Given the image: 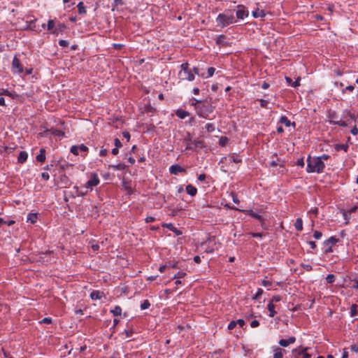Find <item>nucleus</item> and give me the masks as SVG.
<instances>
[{"instance_id":"nucleus-1","label":"nucleus","mask_w":358,"mask_h":358,"mask_svg":"<svg viewBox=\"0 0 358 358\" xmlns=\"http://www.w3.org/2000/svg\"><path fill=\"white\" fill-rule=\"evenodd\" d=\"M217 26L224 28L227 26L236 22V20L231 10H225L216 17Z\"/></svg>"},{"instance_id":"nucleus-2","label":"nucleus","mask_w":358,"mask_h":358,"mask_svg":"<svg viewBox=\"0 0 358 358\" xmlns=\"http://www.w3.org/2000/svg\"><path fill=\"white\" fill-rule=\"evenodd\" d=\"M325 168L324 163L322 161V158L308 157L307 159V169L308 173H322Z\"/></svg>"},{"instance_id":"nucleus-3","label":"nucleus","mask_w":358,"mask_h":358,"mask_svg":"<svg viewBox=\"0 0 358 358\" xmlns=\"http://www.w3.org/2000/svg\"><path fill=\"white\" fill-rule=\"evenodd\" d=\"M194 101H195V102H192L191 104L195 106L198 115L203 118H207L208 115L213 112V106L207 101L203 102L201 100H197L196 99H194Z\"/></svg>"},{"instance_id":"nucleus-4","label":"nucleus","mask_w":358,"mask_h":358,"mask_svg":"<svg viewBox=\"0 0 358 358\" xmlns=\"http://www.w3.org/2000/svg\"><path fill=\"white\" fill-rule=\"evenodd\" d=\"M194 72L200 77L203 78H208L212 77L215 73V69L214 67H209L207 71H204L203 69H200L198 66L193 67Z\"/></svg>"},{"instance_id":"nucleus-5","label":"nucleus","mask_w":358,"mask_h":358,"mask_svg":"<svg viewBox=\"0 0 358 358\" xmlns=\"http://www.w3.org/2000/svg\"><path fill=\"white\" fill-rule=\"evenodd\" d=\"M328 118H329V122L331 124L338 125L343 127H345L348 125V124L345 121L338 120V115L334 110H329L327 115Z\"/></svg>"},{"instance_id":"nucleus-6","label":"nucleus","mask_w":358,"mask_h":358,"mask_svg":"<svg viewBox=\"0 0 358 358\" xmlns=\"http://www.w3.org/2000/svg\"><path fill=\"white\" fill-rule=\"evenodd\" d=\"M11 69L14 73H22L24 72L23 65L21 64V62L17 57V55H15V57H13Z\"/></svg>"},{"instance_id":"nucleus-7","label":"nucleus","mask_w":358,"mask_h":358,"mask_svg":"<svg viewBox=\"0 0 358 358\" xmlns=\"http://www.w3.org/2000/svg\"><path fill=\"white\" fill-rule=\"evenodd\" d=\"M236 11V18L238 20H243L248 17L249 11L247 8L243 5H238Z\"/></svg>"},{"instance_id":"nucleus-8","label":"nucleus","mask_w":358,"mask_h":358,"mask_svg":"<svg viewBox=\"0 0 358 358\" xmlns=\"http://www.w3.org/2000/svg\"><path fill=\"white\" fill-rule=\"evenodd\" d=\"M193 69H190L186 71H180L179 77L182 80H187L188 81H192L194 79V75Z\"/></svg>"},{"instance_id":"nucleus-9","label":"nucleus","mask_w":358,"mask_h":358,"mask_svg":"<svg viewBox=\"0 0 358 358\" xmlns=\"http://www.w3.org/2000/svg\"><path fill=\"white\" fill-rule=\"evenodd\" d=\"M99 183V179L96 173L92 174L91 178L85 184V188L92 189L93 187L96 186Z\"/></svg>"},{"instance_id":"nucleus-10","label":"nucleus","mask_w":358,"mask_h":358,"mask_svg":"<svg viewBox=\"0 0 358 358\" xmlns=\"http://www.w3.org/2000/svg\"><path fill=\"white\" fill-rule=\"evenodd\" d=\"M1 95H5L10 97L13 99H16L20 102L23 101V96L21 95H19L16 93L15 91H3L2 93L0 94Z\"/></svg>"},{"instance_id":"nucleus-11","label":"nucleus","mask_w":358,"mask_h":358,"mask_svg":"<svg viewBox=\"0 0 358 358\" xmlns=\"http://www.w3.org/2000/svg\"><path fill=\"white\" fill-rule=\"evenodd\" d=\"M285 80L288 86L295 88L300 85L301 77H298L294 81L291 78L285 76Z\"/></svg>"},{"instance_id":"nucleus-12","label":"nucleus","mask_w":358,"mask_h":358,"mask_svg":"<svg viewBox=\"0 0 358 358\" xmlns=\"http://www.w3.org/2000/svg\"><path fill=\"white\" fill-rule=\"evenodd\" d=\"M169 171L171 174L177 175L179 173L185 172V169L179 164H173L170 166Z\"/></svg>"},{"instance_id":"nucleus-13","label":"nucleus","mask_w":358,"mask_h":358,"mask_svg":"<svg viewBox=\"0 0 358 358\" xmlns=\"http://www.w3.org/2000/svg\"><path fill=\"white\" fill-rule=\"evenodd\" d=\"M194 146H191L189 144H187L186 146L187 150H195L196 148H203L204 147V142L203 141H196L194 140L192 142Z\"/></svg>"},{"instance_id":"nucleus-14","label":"nucleus","mask_w":358,"mask_h":358,"mask_svg":"<svg viewBox=\"0 0 358 358\" xmlns=\"http://www.w3.org/2000/svg\"><path fill=\"white\" fill-rule=\"evenodd\" d=\"M295 341L296 338L294 336H290L288 339H280L278 343L280 346L285 348L294 343Z\"/></svg>"},{"instance_id":"nucleus-15","label":"nucleus","mask_w":358,"mask_h":358,"mask_svg":"<svg viewBox=\"0 0 358 358\" xmlns=\"http://www.w3.org/2000/svg\"><path fill=\"white\" fill-rule=\"evenodd\" d=\"M162 227H166L167 229H169V230H171V231H173L176 235L177 236H179V235H181L182 233L180 230L178 229L177 228H176L173 224L171 223H164L162 224Z\"/></svg>"},{"instance_id":"nucleus-16","label":"nucleus","mask_w":358,"mask_h":358,"mask_svg":"<svg viewBox=\"0 0 358 358\" xmlns=\"http://www.w3.org/2000/svg\"><path fill=\"white\" fill-rule=\"evenodd\" d=\"M102 297H105V294L103 292L99 290H94L90 294V298L92 300L101 299Z\"/></svg>"},{"instance_id":"nucleus-17","label":"nucleus","mask_w":358,"mask_h":358,"mask_svg":"<svg viewBox=\"0 0 358 358\" xmlns=\"http://www.w3.org/2000/svg\"><path fill=\"white\" fill-rule=\"evenodd\" d=\"M226 36L224 34L219 35L215 41V43L218 45L227 46L228 43L225 41Z\"/></svg>"},{"instance_id":"nucleus-18","label":"nucleus","mask_w":358,"mask_h":358,"mask_svg":"<svg viewBox=\"0 0 358 358\" xmlns=\"http://www.w3.org/2000/svg\"><path fill=\"white\" fill-rule=\"evenodd\" d=\"M67 26L64 23L59 22L55 29L52 31V34L58 35L59 32H63Z\"/></svg>"},{"instance_id":"nucleus-19","label":"nucleus","mask_w":358,"mask_h":358,"mask_svg":"<svg viewBox=\"0 0 358 358\" xmlns=\"http://www.w3.org/2000/svg\"><path fill=\"white\" fill-rule=\"evenodd\" d=\"M27 157H28L27 152L25 151H21L17 157L18 163H20V164L24 163L27 161Z\"/></svg>"},{"instance_id":"nucleus-20","label":"nucleus","mask_w":358,"mask_h":358,"mask_svg":"<svg viewBox=\"0 0 358 358\" xmlns=\"http://www.w3.org/2000/svg\"><path fill=\"white\" fill-rule=\"evenodd\" d=\"M274 355L273 358H283V352H285V350L276 347L273 349Z\"/></svg>"},{"instance_id":"nucleus-21","label":"nucleus","mask_w":358,"mask_h":358,"mask_svg":"<svg viewBox=\"0 0 358 358\" xmlns=\"http://www.w3.org/2000/svg\"><path fill=\"white\" fill-rule=\"evenodd\" d=\"M36 161L39 162H44L45 161V150L44 148L40 149L39 154L36 157Z\"/></svg>"},{"instance_id":"nucleus-22","label":"nucleus","mask_w":358,"mask_h":358,"mask_svg":"<svg viewBox=\"0 0 358 358\" xmlns=\"http://www.w3.org/2000/svg\"><path fill=\"white\" fill-rule=\"evenodd\" d=\"M244 212H245L246 214L250 215L252 217L255 218L260 222L263 221V218H262V215H259L257 213L253 212L252 210H244Z\"/></svg>"},{"instance_id":"nucleus-23","label":"nucleus","mask_w":358,"mask_h":358,"mask_svg":"<svg viewBox=\"0 0 358 358\" xmlns=\"http://www.w3.org/2000/svg\"><path fill=\"white\" fill-rule=\"evenodd\" d=\"M186 191L187 193L192 196H195L197 193V189L192 185H188L186 186Z\"/></svg>"},{"instance_id":"nucleus-24","label":"nucleus","mask_w":358,"mask_h":358,"mask_svg":"<svg viewBox=\"0 0 358 358\" xmlns=\"http://www.w3.org/2000/svg\"><path fill=\"white\" fill-rule=\"evenodd\" d=\"M176 115L180 119H185L187 116H189V113L184 110L178 109L176 111Z\"/></svg>"},{"instance_id":"nucleus-25","label":"nucleus","mask_w":358,"mask_h":358,"mask_svg":"<svg viewBox=\"0 0 358 358\" xmlns=\"http://www.w3.org/2000/svg\"><path fill=\"white\" fill-rule=\"evenodd\" d=\"M252 15L255 18L259 17H265L266 13L264 10H259L257 8V10L252 11Z\"/></svg>"},{"instance_id":"nucleus-26","label":"nucleus","mask_w":358,"mask_h":358,"mask_svg":"<svg viewBox=\"0 0 358 358\" xmlns=\"http://www.w3.org/2000/svg\"><path fill=\"white\" fill-rule=\"evenodd\" d=\"M78 13L79 15H85L87 13L86 8L84 6L83 2L80 1L77 5Z\"/></svg>"},{"instance_id":"nucleus-27","label":"nucleus","mask_w":358,"mask_h":358,"mask_svg":"<svg viewBox=\"0 0 358 358\" xmlns=\"http://www.w3.org/2000/svg\"><path fill=\"white\" fill-rule=\"evenodd\" d=\"M280 122L284 124L286 127H289L291 124L295 127V122L291 123L290 120H289L286 116H282L280 119Z\"/></svg>"},{"instance_id":"nucleus-28","label":"nucleus","mask_w":358,"mask_h":358,"mask_svg":"<svg viewBox=\"0 0 358 358\" xmlns=\"http://www.w3.org/2000/svg\"><path fill=\"white\" fill-rule=\"evenodd\" d=\"M267 308L269 310V317H273L276 314L274 304H273L272 302H269L267 306Z\"/></svg>"},{"instance_id":"nucleus-29","label":"nucleus","mask_w":358,"mask_h":358,"mask_svg":"<svg viewBox=\"0 0 358 358\" xmlns=\"http://www.w3.org/2000/svg\"><path fill=\"white\" fill-rule=\"evenodd\" d=\"M338 242V238H336L334 236H331L324 242V245H333Z\"/></svg>"},{"instance_id":"nucleus-30","label":"nucleus","mask_w":358,"mask_h":358,"mask_svg":"<svg viewBox=\"0 0 358 358\" xmlns=\"http://www.w3.org/2000/svg\"><path fill=\"white\" fill-rule=\"evenodd\" d=\"M294 227H295V229L299 231H301L303 230V221H302L301 218H297L296 220V222L294 223Z\"/></svg>"},{"instance_id":"nucleus-31","label":"nucleus","mask_w":358,"mask_h":358,"mask_svg":"<svg viewBox=\"0 0 358 358\" xmlns=\"http://www.w3.org/2000/svg\"><path fill=\"white\" fill-rule=\"evenodd\" d=\"M37 218L38 217L36 213H29L27 221L31 224H34L36 222Z\"/></svg>"},{"instance_id":"nucleus-32","label":"nucleus","mask_w":358,"mask_h":358,"mask_svg":"<svg viewBox=\"0 0 358 358\" xmlns=\"http://www.w3.org/2000/svg\"><path fill=\"white\" fill-rule=\"evenodd\" d=\"M334 148L336 151L343 150L347 152L348 150V145L347 144H336Z\"/></svg>"},{"instance_id":"nucleus-33","label":"nucleus","mask_w":358,"mask_h":358,"mask_svg":"<svg viewBox=\"0 0 358 358\" xmlns=\"http://www.w3.org/2000/svg\"><path fill=\"white\" fill-rule=\"evenodd\" d=\"M35 22H36V20H31L30 22H27V27L24 28V29L34 31L35 27H36Z\"/></svg>"},{"instance_id":"nucleus-34","label":"nucleus","mask_w":358,"mask_h":358,"mask_svg":"<svg viewBox=\"0 0 358 358\" xmlns=\"http://www.w3.org/2000/svg\"><path fill=\"white\" fill-rule=\"evenodd\" d=\"M47 29L51 32L55 29V22L54 20H49L47 24Z\"/></svg>"},{"instance_id":"nucleus-35","label":"nucleus","mask_w":358,"mask_h":358,"mask_svg":"<svg viewBox=\"0 0 358 358\" xmlns=\"http://www.w3.org/2000/svg\"><path fill=\"white\" fill-rule=\"evenodd\" d=\"M308 350V348H296L295 350H294L292 352L293 353H295L298 355H303V353H305V352H306V350Z\"/></svg>"},{"instance_id":"nucleus-36","label":"nucleus","mask_w":358,"mask_h":358,"mask_svg":"<svg viewBox=\"0 0 358 358\" xmlns=\"http://www.w3.org/2000/svg\"><path fill=\"white\" fill-rule=\"evenodd\" d=\"M114 316H119L122 313V308L119 306H116L114 309L111 310Z\"/></svg>"},{"instance_id":"nucleus-37","label":"nucleus","mask_w":358,"mask_h":358,"mask_svg":"<svg viewBox=\"0 0 358 358\" xmlns=\"http://www.w3.org/2000/svg\"><path fill=\"white\" fill-rule=\"evenodd\" d=\"M124 4L123 0H114L113 3L112 4V11H114L115 8L117 7L119 5L122 6Z\"/></svg>"},{"instance_id":"nucleus-38","label":"nucleus","mask_w":358,"mask_h":358,"mask_svg":"<svg viewBox=\"0 0 358 358\" xmlns=\"http://www.w3.org/2000/svg\"><path fill=\"white\" fill-rule=\"evenodd\" d=\"M150 306V303L148 299H145L141 304V309L145 310L148 309Z\"/></svg>"},{"instance_id":"nucleus-39","label":"nucleus","mask_w":358,"mask_h":358,"mask_svg":"<svg viewBox=\"0 0 358 358\" xmlns=\"http://www.w3.org/2000/svg\"><path fill=\"white\" fill-rule=\"evenodd\" d=\"M336 277L334 274H329L326 277V281L327 283H333L335 281Z\"/></svg>"},{"instance_id":"nucleus-40","label":"nucleus","mask_w":358,"mask_h":358,"mask_svg":"<svg viewBox=\"0 0 358 358\" xmlns=\"http://www.w3.org/2000/svg\"><path fill=\"white\" fill-rule=\"evenodd\" d=\"M205 128L206 129L208 132H213L215 129V125L211 123L206 124Z\"/></svg>"},{"instance_id":"nucleus-41","label":"nucleus","mask_w":358,"mask_h":358,"mask_svg":"<svg viewBox=\"0 0 358 358\" xmlns=\"http://www.w3.org/2000/svg\"><path fill=\"white\" fill-rule=\"evenodd\" d=\"M357 314V306L356 304H353L350 308V315L352 317L355 316Z\"/></svg>"},{"instance_id":"nucleus-42","label":"nucleus","mask_w":358,"mask_h":358,"mask_svg":"<svg viewBox=\"0 0 358 358\" xmlns=\"http://www.w3.org/2000/svg\"><path fill=\"white\" fill-rule=\"evenodd\" d=\"M259 101L262 108H268V101L265 99H257Z\"/></svg>"},{"instance_id":"nucleus-43","label":"nucleus","mask_w":358,"mask_h":358,"mask_svg":"<svg viewBox=\"0 0 358 358\" xmlns=\"http://www.w3.org/2000/svg\"><path fill=\"white\" fill-rule=\"evenodd\" d=\"M180 69H181L180 71H186L190 69L189 63L188 62L182 63L180 65Z\"/></svg>"},{"instance_id":"nucleus-44","label":"nucleus","mask_w":358,"mask_h":358,"mask_svg":"<svg viewBox=\"0 0 358 358\" xmlns=\"http://www.w3.org/2000/svg\"><path fill=\"white\" fill-rule=\"evenodd\" d=\"M185 275H186V273L179 271L174 275L173 278L174 279H180V278H184Z\"/></svg>"},{"instance_id":"nucleus-45","label":"nucleus","mask_w":358,"mask_h":358,"mask_svg":"<svg viewBox=\"0 0 358 358\" xmlns=\"http://www.w3.org/2000/svg\"><path fill=\"white\" fill-rule=\"evenodd\" d=\"M229 160L234 163H240L241 162V159L234 155L229 156Z\"/></svg>"},{"instance_id":"nucleus-46","label":"nucleus","mask_w":358,"mask_h":358,"mask_svg":"<svg viewBox=\"0 0 358 358\" xmlns=\"http://www.w3.org/2000/svg\"><path fill=\"white\" fill-rule=\"evenodd\" d=\"M281 299H282V297L280 295H275L272 297L270 302H272V303L273 304L274 302L277 303V302L281 301Z\"/></svg>"},{"instance_id":"nucleus-47","label":"nucleus","mask_w":358,"mask_h":358,"mask_svg":"<svg viewBox=\"0 0 358 358\" xmlns=\"http://www.w3.org/2000/svg\"><path fill=\"white\" fill-rule=\"evenodd\" d=\"M78 150H79V147L77 146V145H73L71 148V152L73 153L75 155H78Z\"/></svg>"},{"instance_id":"nucleus-48","label":"nucleus","mask_w":358,"mask_h":358,"mask_svg":"<svg viewBox=\"0 0 358 358\" xmlns=\"http://www.w3.org/2000/svg\"><path fill=\"white\" fill-rule=\"evenodd\" d=\"M52 134H54V135H55L57 136H62V137H63L64 136V132L61 131V130L55 129L52 131Z\"/></svg>"},{"instance_id":"nucleus-49","label":"nucleus","mask_w":358,"mask_h":358,"mask_svg":"<svg viewBox=\"0 0 358 358\" xmlns=\"http://www.w3.org/2000/svg\"><path fill=\"white\" fill-rule=\"evenodd\" d=\"M58 43L62 47H68L69 46V41H66V40H59Z\"/></svg>"},{"instance_id":"nucleus-50","label":"nucleus","mask_w":358,"mask_h":358,"mask_svg":"<svg viewBox=\"0 0 358 358\" xmlns=\"http://www.w3.org/2000/svg\"><path fill=\"white\" fill-rule=\"evenodd\" d=\"M322 236V234L321 231H315L313 233V237L315 239H320Z\"/></svg>"},{"instance_id":"nucleus-51","label":"nucleus","mask_w":358,"mask_h":358,"mask_svg":"<svg viewBox=\"0 0 358 358\" xmlns=\"http://www.w3.org/2000/svg\"><path fill=\"white\" fill-rule=\"evenodd\" d=\"M301 266L306 269L307 271H310L313 269V266L310 264H301Z\"/></svg>"},{"instance_id":"nucleus-52","label":"nucleus","mask_w":358,"mask_h":358,"mask_svg":"<svg viewBox=\"0 0 358 358\" xmlns=\"http://www.w3.org/2000/svg\"><path fill=\"white\" fill-rule=\"evenodd\" d=\"M110 166L113 167L115 170H120V169H123L124 168V165L122 164H118L117 165H112Z\"/></svg>"},{"instance_id":"nucleus-53","label":"nucleus","mask_w":358,"mask_h":358,"mask_svg":"<svg viewBox=\"0 0 358 358\" xmlns=\"http://www.w3.org/2000/svg\"><path fill=\"white\" fill-rule=\"evenodd\" d=\"M114 143H115V148H121L122 146V143L120 142V141L117 138H115Z\"/></svg>"},{"instance_id":"nucleus-54","label":"nucleus","mask_w":358,"mask_h":358,"mask_svg":"<svg viewBox=\"0 0 358 358\" xmlns=\"http://www.w3.org/2000/svg\"><path fill=\"white\" fill-rule=\"evenodd\" d=\"M236 325V321H231L228 325V329L229 330L234 329Z\"/></svg>"},{"instance_id":"nucleus-55","label":"nucleus","mask_w":358,"mask_h":358,"mask_svg":"<svg viewBox=\"0 0 358 358\" xmlns=\"http://www.w3.org/2000/svg\"><path fill=\"white\" fill-rule=\"evenodd\" d=\"M41 323H44V324H51L52 323V319L50 317H45L43 318Z\"/></svg>"},{"instance_id":"nucleus-56","label":"nucleus","mask_w":358,"mask_h":358,"mask_svg":"<svg viewBox=\"0 0 358 358\" xmlns=\"http://www.w3.org/2000/svg\"><path fill=\"white\" fill-rule=\"evenodd\" d=\"M250 235L254 238H262L263 236L262 233L252 232Z\"/></svg>"},{"instance_id":"nucleus-57","label":"nucleus","mask_w":358,"mask_h":358,"mask_svg":"<svg viewBox=\"0 0 358 358\" xmlns=\"http://www.w3.org/2000/svg\"><path fill=\"white\" fill-rule=\"evenodd\" d=\"M107 154H108V150L106 148H101V149L100 150V152H99L100 156L103 157V156L107 155Z\"/></svg>"},{"instance_id":"nucleus-58","label":"nucleus","mask_w":358,"mask_h":358,"mask_svg":"<svg viewBox=\"0 0 358 358\" xmlns=\"http://www.w3.org/2000/svg\"><path fill=\"white\" fill-rule=\"evenodd\" d=\"M262 285L264 287L271 286L272 285V282L267 280H263L262 282Z\"/></svg>"},{"instance_id":"nucleus-59","label":"nucleus","mask_w":358,"mask_h":358,"mask_svg":"<svg viewBox=\"0 0 358 358\" xmlns=\"http://www.w3.org/2000/svg\"><path fill=\"white\" fill-rule=\"evenodd\" d=\"M259 325V321H258V320H255L252 321V322H251V323H250V326H251V327H252V328L257 327H258Z\"/></svg>"},{"instance_id":"nucleus-60","label":"nucleus","mask_w":358,"mask_h":358,"mask_svg":"<svg viewBox=\"0 0 358 358\" xmlns=\"http://www.w3.org/2000/svg\"><path fill=\"white\" fill-rule=\"evenodd\" d=\"M308 244L310 245V247L313 250H315L316 248V247H317V245H316L315 242L313 241H308Z\"/></svg>"},{"instance_id":"nucleus-61","label":"nucleus","mask_w":358,"mask_h":358,"mask_svg":"<svg viewBox=\"0 0 358 358\" xmlns=\"http://www.w3.org/2000/svg\"><path fill=\"white\" fill-rule=\"evenodd\" d=\"M237 325H239L241 327H243L245 324V321L242 319H239L236 321Z\"/></svg>"},{"instance_id":"nucleus-62","label":"nucleus","mask_w":358,"mask_h":358,"mask_svg":"<svg viewBox=\"0 0 358 358\" xmlns=\"http://www.w3.org/2000/svg\"><path fill=\"white\" fill-rule=\"evenodd\" d=\"M296 165L303 167L304 166V161L303 158L299 159L296 162Z\"/></svg>"},{"instance_id":"nucleus-63","label":"nucleus","mask_w":358,"mask_h":358,"mask_svg":"<svg viewBox=\"0 0 358 358\" xmlns=\"http://www.w3.org/2000/svg\"><path fill=\"white\" fill-rule=\"evenodd\" d=\"M350 349L352 352H358V345L354 344L350 346Z\"/></svg>"},{"instance_id":"nucleus-64","label":"nucleus","mask_w":358,"mask_h":358,"mask_svg":"<svg viewBox=\"0 0 358 358\" xmlns=\"http://www.w3.org/2000/svg\"><path fill=\"white\" fill-rule=\"evenodd\" d=\"M351 134L354 136H356L358 134V128L355 126L351 130Z\"/></svg>"}]
</instances>
